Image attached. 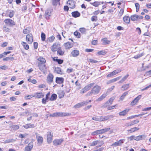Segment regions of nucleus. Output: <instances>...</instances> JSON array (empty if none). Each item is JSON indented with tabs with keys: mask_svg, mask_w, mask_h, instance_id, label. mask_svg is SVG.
Wrapping results in <instances>:
<instances>
[{
	"mask_svg": "<svg viewBox=\"0 0 151 151\" xmlns=\"http://www.w3.org/2000/svg\"><path fill=\"white\" fill-rule=\"evenodd\" d=\"M101 88L98 85L95 86L91 91L88 92L86 94V96L88 97L92 95H96L98 94L101 90Z\"/></svg>",
	"mask_w": 151,
	"mask_h": 151,
	"instance_id": "f257e3e1",
	"label": "nucleus"
},
{
	"mask_svg": "<svg viewBox=\"0 0 151 151\" xmlns=\"http://www.w3.org/2000/svg\"><path fill=\"white\" fill-rule=\"evenodd\" d=\"M114 117V116L113 115H109L105 116H100L99 117L96 116L93 117L92 118V120L99 121V122H101L105 121H106L108 119H112Z\"/></svg>",
	"mask_w": 151,
	"mask_h": 151,
	"instance_id": "f03ea898",
	"label": "nucleus"
},
{
	"mask_svg": "<svg viewBox=\"0 0 151 151\" xmlns=\"http://www.w3.org/2000/svg\"><path fill=\"white\" fill-rule=\"evenodd\" d=\"M94 83H92L87 85L81 90L80 93L83 94L89 91L94 85Z\"/></svg>",
	"mask_w": 151,
	"mask_h": 151,
	"instance_id": "7ed1b4c3",
	"label": "nucleus"
},
{
	"mask_svg": "<svg viewBox=\"0 0 151 151\" xmlns=\"http://www.w3.org/2000/svg\"><path fill=\"white\" fill-rule=\"evenodd\" d=\"M91 100H90L89 101H85L83 102L78 103L76 104L73 107L75 108H80L85 105H86L88 102H91Z\"/></svg>",
	"mask_w": 151,
	"mask_h": 151,
	"instance_id": "20e7f679",
	"label": "nucleus"
},
{
	"mask_svg": "<svg viewBox=\"0 0 151 151\" xmlns=\"http://www.w3.org/2000/svg\"><path fill=\"white\" fill-rule=\"evenodd\" d=\"M4 22L7 26L12 27L15 25V22L10 19H6L4 20Z\"/></svg>",
	"mask_w": 151,
	"mask_h": 151,
	"instance_id": "39448f33",
	"label": "nucleus"
},
{
	"mask_svg": "<svg viewBox=\"0 0 151 151\" xmlns=\"http://www.w3.org/2000/svg\"><path fill=\"white\" fill-rule=\"evenodd\" d=\"M47 142L48 143L50 144L52 140L53 133L51 131L48 132L47 134Z\"/></svg>",
	"mask_w": 151,
	"mask_h": 151,
	"instance_id": "423d86ee",
	"label": "nucleus"
},
{
	"mask_svg": "<svg viewBox=\"0 0 151 151\" xmlns=\"http://www.w3.org/2000/svg\"><path fill=\"white\" fill-rule=\"evenodd\" d=\"M63 141V139L62 138L54 139L53 141V145L55 146L60 145Z\"/></svg>",
	"mask_w": 151,
	"mask_h": 151,
	"instance_id": "0eeeda50",
	"label": "nucleus"
},
{
	"mask_svg": "<svg viewBox=\"0 0 151 151\" xmlns=\"http://www.w3.org/2000/svg\"><path fill=\"white\" fill-rule=\"evenodd\" d=\"M142 97L141 95H139L135 98L131 103L130 105L132 106L135 105L138 103Z\"/></svg>",
	"mask_w": 151,
	"mask_h": 151,
	"instance_id": "6e6552de",
	"label": "nucleus"
},
{
	"mask_svg": "<svg viewBox=\"0 0 151 151\" xmlns=\"http://www.w3.org/2000/svg\"><path fill=\"white\" fill-rule=\"evenodd\" d=\"M75 2L73 0H68L67 2V4L71 9H73L75 7Z\"/></svg>",
	"mask_w": 151,
	"mask_h": 151,
	"instance_id": "1a4fd4ad",
	"label": "nucleus"
},
{
	"mask_svg": "<svg viewBox=\"0 0 151 151\" xmlns=\"http://www.w3.org/2000/svg\"><path fill=\"white\" fill-rule=\"evenodd\" d=\"M53 78V75L51 73H49L47 78V82L50 84H51L52 82Z\"/></svg>",
	"mask_w": 151,
	"mask_h": 151,
	"instance_id": "9d476101",
	"label": "nucleus"
},
{
	"mask_svg": "<svg viewBox=\"0 0 151 151\" xmlns=\"http://www.w3.org/2000/svg\"><path fill=\"white\" fill-rule=\"evenodd\" d=\"M26 39L29 44H31L33 42V37L32 34H29L27 35L26 36Z\"/></svg>",
	"mask_w": 151,
	"mask_h": 151,
	"instance_id": "9b49d317",
	"label": "nucleus"
},
{
	"mask_svg": "<svg viewBox=\"0 0 151 151\" xmlns=\"http://www.w3.org/2000/svg\"><path fill=\"white\" fill-rule=\"evenodd\" d=\"M60 47V44L55 43L52 46L51 50L52 52H55Z\"/></svg>",
	"mask_w": 151,
	"mask_h": 151,
	"instance_id": "f8f14e48",
	"label": "nucleus"
},
{
	"mask_svg": "<svg viewBox=\"0 0 151 151\" xmlns=\"http://www.w3.org/2000/svg\"><path fill=\"white\" fill-rule=\"evenodd\" d=\"M6 16L12 18L14 15V12L13 10H8L6 12Z\"/></svg>",
	"mask_w": 151,
	"mask_h": 151,
	"instance_id": "ddd939ff",
	"label": "nucleus"
},
{
	"mask_svg": "<svg viewBox=\"0 0 151 151\" xmlns=\"http://www.w3.org/2000/svg\"><path fill=\"white\" fill-rule=\"evenodd\" d=\"M124 140L125 139H120L119 141L115 142L112 144L111 145V146H114L116 147L118 146H121L122 144L124 143Z\"/></svg>",
	"mask_w": 151,
	"mask_h": 151,
	"instance_id": "4468645a",
	"label": "nucleus"
},
{
	"mask_svg": "<svg viewBox=\"0 0 151 151\" xmlns=\"http://www.w3.org/2000/svg\"><path fill=\"white\" fill-rule=\"evenodd\" d=\"M57 116L63 117L69 116L71 114L65 112H56Z\"/></svg>",
	"mask_w": 151,
	"mask_h": 151,
	"instance_id": "2eb2a0df",
	"label": "nucleus"
},
{
	"mask_svg": "<svg viewBox=\"0 0 151 151\" xmlns=\"http://www.w3.org/2000/svg\"><path fill=\"white\" fill-rule=\"evenodd\" d=\"M34 96L37 99H40L44 96V94L42 92H36Z\"/></svg>",
	"mask_w": 151,
	"mask_h": 151,
	"instance_id": "dca6fc26",
	"label": "nucleus"
},
{
	"mask_svg": "<svg viewBox=\"0 0 151 151\" xmlns=\"http://www.w3.org/2000/svg\"><path fill=\"white\" fill-rule=\"evenodd\" d=\"M64 79L62 77H57L56 78L55 82L56 83L60 84L63 83Z\"/></svg>",
	"mask_w": 151,
	"mask_h": 151,
	"instance_id": "f3484780",
	"label": "nucleus"
},
{
	"mask_svg": "<svg viewBox=\"0 0 151 151\" xmlns=\"http://www.w3.org/2000/svg\"><path fill=\"white\" fill-rule=\"evenodd\" d=\"M33 147L32 142H31L24 149V151H30Z\"/></svg>",
	"mask_w": 151,
	"mask_h": 151,
	"instance_id": "a211bd4d",
	"label": "nucleus"
},
{
	"mask_svg": "<svg viewBox=\"0 0 151 151\" xmlns=\"http://www.w3.org/2000/svg\"><path fill=\"white\" fill-rule=\"evenodd\" d=\"M146 137L147 136L146 135H139L137 137H135L134 139L136 141H139L142 139H145Z\"/></svg>",
	"mask_w": 151,
	"mask_h": 151,
	"instance_id": "6ab92c4d",
	"label": "nucleus"
},
{
	"mask_svg": "<svg viewBox=\"0 0 151 151\" xmlns=\"http://www.w3.org/2000/svg\"><path fill=\"white\" fill-rule=\"evenodd\" d=\"M38 142V143L41 144L43 141V137L39 136V135H37L36 136Z\"/></svg>",
	"mask_w": 151,
	"mask_h": 151,
	"instance_id": "aec40b11",
	"label": "nucleus"
},
{
	"mask_svg": "<svg viewBox=\"0 0 151 151\" xmlns=\"http://www.w3.org/2000/svg\"><path fill=\"white\" fill-rule=\"evenodd\" d=\"M73 17L74 18H76L79 17L80 16V13L78 11H75L72 12L71 13Z\"/></svg>",
	"mask_w": 151,
	"mask_h": 151,
	"instance_id": "412c9836",
	"label": "nucleus"
},
{
	"mask_svg": "<svg viewBox=\"0 0 151 151\" xmlns=\"http://www.w3.org/2000/svg\"><path fill=\"white\" fill-rule=\"evenodd\" d=\"M37 60L39 61L38 64H44L46 62V60L45 58L42 57L39 58L37 59Z\"/></svg>",
	"mask_w": 151,
	"mask_h": 151,
	"instance_id": "4be33fe9",
	"label": "nucleus"
},
{
	"mask_svg": "<svg viewBox=\"0 0 151 151\" xmlns=\"http://www.w3.org/2000/svg\"><path fill=\"white\" fill-rule=\"evenodd\" d=\"M58 95L59 98L61 99L64 97L65 95V92L63 91L60 90L58 91Z\"/></svg>",
	"mask_w": 151,
	"mask_h": 151,
	"instance_id": "5701e85b",
	"label": "nucleus"
},
{
	"mask_svg": "<svg viewBox=\"0 0 151 151\" xmlns=\"http://www.w3.org/2000/svg\"><path fill=\"white\" fill-rule=\"evenodd\" d=\"M129 109H126L119 113V114L120 116H125L129 111Z\"/></svg>",
	"mask_w": 151,
	"mask_h": 151,
	"instance_id": "b1692460",
	"label": "nucleus"
},
{
	"mask_svg": "<svg viewBox=\"0 0 151 151\" xmlns=\"http://www.w3.org/2000/svg\"><path fill=\"white\" fill-rule=\"evenodd\" d=\"M129 87V84H126L123 85L121 87V90L125 91L127 90Z\"/></svg>",
	"mask_w": 151,
	"mask_h": 151,
	"instance_id": "393cba45",
	"label": "nucleus"
},
{
	"mask_svg": "<svg viewBox=\"0 0 151 151\" xmlns=\"http://www.w3.org/2000/svg\"><path fill=\"white\" fill-rule=\"evenodd\" d=\"M51 11L50 10H48L46 11L45 13V18L47 19H49V17L50 16Z\"/></svg>",
	"mask_w": 151,
	"mask_h": 151,
	"instance_id": "a878e982",
	"label": "nucleus"
},
{
	"mask_svg": "<svg viewBox=\"0 0 151 151\" xmlns=\"http://www.w3.org/2000/svg\"><path fill=\"white\" fill-rule=\"evenodd\" d=\"M79 53V51L76 50H74L72 52L71 54L73 57H76L78 56Z\"/></svg>",
	"mask_w": 151,
	"mask_h": 151,
	"instance_id": "bb28decb",
	"label": "nucleus"
},
{
	"mask_svg": "<svg viewBox=\"0 0 151 151\" xmlns=\"http://www.w3.org/2000/svg\"><path fill=\"white\" fill-rule=\"evenodd\" d=\"M130 18L129 16H125L123 17L124 21L126 23H129L130 22Z\"/></svg>",
	"mask_w": 151,
	"mask_h": 151,
	"instance_id": "cd10ccee",
	"label": "nucleus"
},
{
	"mask_svg": "<svg viewBox=\"0 0 151 151\" xmlns=\"http://www.w3.org/2000/svg\"><path fill=\"white\" fill-rule=\"evenodd\" d=\"M64 45L66 49H70L72 47V45L69 42H68L65 43Z\"/></svg>",
	"mask_w": 151,
	"mask_h": 151,
	"instance_id": "c85d7f7f",
	"label": "nucleus"
},
{
	"mask_svg": "<svg viewBox=\"0 0 151 151\" xmlns=\"http://www.w3.org/2000/svg\"><path fill=\"white\" fill-rule=\"evenodd\" d=\"M58 55H59L62 56L64 54V51L62 50L61 47H60L59 49L57 50Z\"/></svg>",
	"mask_w": 151,
	"mask_h": 151,
	"instance_id": "c756f323",
	"label": "nucleus"
},
{
	"mask_svg": "<svg viewBox=\"0 0 151 151\" xmlns=\"http://www.w3.org/2000/svg\"><path fill=\"white\" fill-rule=\"evenodd\" d=\"M55 72L58 74H63V72L62 71L61 69L59 67H57L55 68Z\"/></svg>",
	"mask_w": 151,
	"mask_h": 151,
	"instance_id": "7c9ffc66",
	"label": "nucleus"
},
{
	"mask_svg": "<svg viewBox=\"0 0 151 151\" xmlns=\"http://www.w3.org/2000/svg\"><path fill=\"white\" fill-rule=\"evenodd\" d=\"M102 41L103 42V45H105L107 44H109L110 43L111 41L108 40L106 38H104L102 39Z\"/></svg>",
	"mask_w": 151,
	"mask_h": 151,
	"instance_id": "2f4dec72",
	"label": "nucleus"
},
{
	"mask_svg": "<svg viewBox=\"0 0 151 151\" xmlns=\"http://www.w3.org/2000/svg\"><path fill=\"white\" fill-rule=\"evenodd\" d=\"M139 128L137 127H134L131 128L130 129L127 130L128 132H130L131 133L133 132L139 130Z\"/></svg>",
	"mask_w": 151,
	"mask_h": 151,
	"instance_id": "473e14b6",
	"label": "nucleus"
},
{
	"mask_svg": "<svg viewBox=\"0 0 151 151\" xmlns=\"http://www.w3.org/2000/svg\"><path fill=\"white\" fill-rule=\"evenodd\" d=\"M57 98V95L55 93L53 94L51 97L50 98V100L51 101H54L56 100Z\"/></svg>",
	"mask_w": 151,
	"mask_h": 151,
	"instance_id": "72a5a7b5",
	"label": "nucleus"
},
{
	"mask_svg": "<svg viewBox=\"0 0 151 151\" xmlns=\"http://www.w3.org/2000/svg\"><path fill=\"white\" fill-rule=\"evenodd\" d=\"M129 76V75L128 74H127L126 76H124L122 79L121 80L119 81V83H122L124 82L128 78Z\"/></svg>",
	"mask_w": 151,
	"mask_h": 151,
	"instance_id": "f704fd0d",
	"label": "nucleus"
},
{
	"mask_svg": "<svg viewBox=\"0 0 151 151\" xmlns=\"http://www.w3.org/2000/svg\"><path fill=\"white\" fill-rule=\"evenodd\" d=\"M38 66L39 67V69L41 70H44V68H45V65L43 64L38 63Z\"/></svg>",
	"mask_w": 151,
	"mask_h": 151,
	"instance_id": "c9c22d12",
	"label": "nucleus"
},
{
	"mask_svg": "<svg viewBox=\"0 0 151 151\" xmlns=\"http://www.w3.org/2000/svg\"><path fill=\"white\" fill-rule=\"evenodd\" d=\"M107 95L106 94H104L102 95L99 98L97 99V101H100L102 100L103 99L105 98L106 96Z\"/></svg>",
	"mask_w": 151,
	"mask_h": 151,
	"instance_id": "e433bc0d",
	"label": "nucleus"
},
{
	"mask_svg": "<svg viewBox=\"0 0 151 151\" xmlns=\"http://www.w3.org/2000/svg\"><path fill=\"white\" fill-rule=\"evenodd\" d=\"M10 128H11L12 130H17L18 129L19 127V126L17 125H12L10 127Z\"/></svg>",
	"mask_w": 151,
	"mask_h": 151,
	"instance_id": "4c0bfd02",
	"label": "nucleus"
},
{
	"mask_svg": "<svg viewBox=\"0 0 151 151\" xmlns=\"http://www.w3.org/2000/svg\"><path fill=\"white\" fill-rule=\"evenodd\" d=\"M138 15H134L131 16V19L132 21H135L138 19L137 17Z\"/></svg>",
	"mask_w": 151,
	"mask_h": 151,
	"instance_id": "58836bf2",
	"label": "nucleus"
},
{
	"mask_svg": "<svg viewBox=\"0 0 151 151\" xmlns=\"http://www.w3.org/2000/svg\"><path fill=\"white\" fill-rule=\"evenodd\" d=\"M22 44L25 49L27 50L29 49V46L26 42H22Z\"/></svg>",
	"mask_w": 151,
	"mask_h": 151,
	"instance_id": "ea45409f",
	"label": "nucleus"
},
{
	"mask_svg": "<svg viewBox=\"0 0 151 151\" xmlns=\"http://www.w3.org/2000/svg\"><path fill=\"white\" fill-rule=\"evenodd\" d=\"M54 39L55 37L53 36H52L48 38L47 40V42H52L54 41Z\"/></svg>",
	"mask_w": 151,
	"mask_h": 151,
	"instance_id": "a19ab883",
	"label": "nucleus"
},
{
	"mask_svg": "<svg viewBox=\"0 0 151 151\" xmlns=\"http://www.w3.org/2000/svg\"><path fill=\"white\" fill-rule=\"evenodd\" d=\"M86 29L84 27L80 28L79 29V31L82 34H86Z\"/></svg>",
	"mask_w": 151,
	"mask_h": 151,
	"instance_id": "79ce46f5",
	"label": "nucleus"
},
{
	"mask_svg": "<svg viewBox=\"0 0 151 151\" xmlns=\"http://www.w3.org/2000/svg\"><path fill=\"white\" fill-rule=\"evenodd\" d=\"M3 29L4 32H9L10 30V29L9 28L5 26H3Z\"/></svg>",
	"mask_w": 151,
	"mask_h": 151,
	"instance_id": "37998d69",
	"label": "nucleus"
},
{
	"mask_svg": "<svg viewBox=\"0 0 151 151\" xmlns=\"http://www.w3.org/2000/svg\"><path fill=\"white\" fill-rule=\"evenodd\" d=\"M101 142L99 141H93L91 144V146H93L95 145L98 144L100 143Z\"/></svg>",
	"mask_w": 151,
	"mask_h": 151,
	"instance_id": "c03bdc74",
	"label": "nucleus"
},
{
	"mask_svg": "<svg viewBox=\"0 0 151 151\" xmlns=\"http://www.w3.org/2000/svg\"><path fill=\"white\" fill-rule=\"evenodd\" d=\"M74 34L75 36L77 38H79L81 37V34L77 31H76L74 32Z\"/></svg>",
	"mask_w": 151,
	"mask_h": 151,
	"instance_id": "a18cd8bd",
	"label": "nucleus"
},
{
	"mask_svg": "<svg viewBox=\"0 0 151 151\" xmlns=\"http://www.w3.org/2000/svg\"><path fill=\"white\" fill-rule=\"evenodd\" d=\"M111 104V103H109L108 101L105 103L102 106V107L103 108H106V107H108V106H109Z\"/></svg>",
	"mask_w": 151,
	"mask_h": 151,
	"instance_id": "49530a36",
	"label": "nucleus"
},
{
	"mask_svg": "<svg viewBox=\"0 0 151 151\" xmlns=\"http://www.w3.org/2000/svg\"><path fill=\"white\" fill-rule=\"evenodd\" d=\"M128 94V92H124L122 95L120 97V99L121 100H123V99H124L125 96H126V95Z\"/></svg>",
	"mask_w": 151,
	"mask_h": 151,
	"instance_id": "de8ad7c7",
	"label": "nucleus"
},
{
	"mask_svg": "<svg viewBox=\"0 0 151 151\" xmlns=\"http://www.w3.org/2000/svg\"><path fill=\"white\" fill-rule=\"evenodd\" d=\"M144 55V53H142L141 54H139L136 55L134 56V58L135 59H137L143 56Z\"/></svg>",
	"mask_w": 151,
	"mask_h": 151,
	"instance_id": "09e8293b",
	"label": "nucleus"
},
{
	"mask_svg": "<svg viewBox=\"0 0 151 151\" xmlns=\"http://www.w3.org/2000/svg\"><path fill=\"white\" fill-rule=\"evenodd\" d=\"M60 0H52V4L54 6L56 5L58 3H59Z\"/></svg>",
	"mask_w": 151,
	"mask_h": 151,
	"instance_id": "8fccbe9b",
	"label": "nucleus"
},
{
	"mask_svg": "<svg viewBox=\"0 0 151 151\" xmlns=\"http://www.w3.org/2000/svg\"><path fill=\"white\" fill-rule=\"evenodd\" d=\"M91 4L95 7H98L100 5L99 1H95L93 3H91Z\"/></svg>",
	"mask_w": 151,
	"mask_h": 151,
	"instance_id": "3c124183",
	"label": "nucleus"
},
{
	"mask_svg": "<svg viewBox=\"0 0 151 151\" xmlns=\"http://www.w3.org/2000/svg\"><path fill=\"white\" fill-rule=\"evenodd\" d=\"M106 53V52L104 50H101L97 52V54L100 55H105Z\"/></svg>",
	"mask_w": 151,
	"mask_h": 151,
	"instance_id": "603ef678",
	"label": "nucleus"
},
{
	"mask_svg": "<svg viewBox=\"0 0 151 151\" xmlns=\"http://www.w3.org/2000/svg\"><path fill=\"white\" fill-rule=\"evenodd\" d=\"M121 78V76H119L118 77L112 80H111L110 81L111 83L115 82L116 81L119 80Z\"/></svg>",
	"mask_w": 151,
	"mask_h": 151,
	"instance_id": "864d4df0",
	"label": "nucleus"
},
{
	"mask_svg": "<svg viewBox=\"0 0 151 151\" xmlns=\"http://www.w3.org/2000/svg\"><path fill=\"white\" fill-rule=\"evenodd\" d=\"M124 9L123 8H122L120 9V11L118 14V16H119L121 17L122 16L124 13Z\"/></svg>",
	"mask_w": 151,
	"mask_h": 151,
	"instance_id": "5fc2aeb1",
	"label": "nucleus"
},
{
	"mask_svg": "<svg viewBox=\"0 0 151 151\" xmlns=\"http://www.w3.org/2000/svg\"><path fill=\"white\" fill-rule=\"evenodd\" d=\"M41 40L42 41H44L45 40V34L43 32L41 34Z\"/></svg>",
	"mask_w": 151,
	"mask_h": 151,
	"instance_id": "6e6d98bb",
	"label": "nucleus"
},
{
	"mask_svg": "<svg viewBox=\"0 0 151 151\" xmlns=\"http://www.w3.org/2000/svg\"><path fill=\"white\" fill-rule=\"evenodd\" d=\"M14 58L12 57H7L5 58H3V60L4 61H8L9 60H14Z\"/></svg>",
	"mask_w": 151,
	"mask_h": 151,
	"instance_id": "4d7b16f0",
	"label": "nucleus"
},
{
	"mask_svg": "<svg viewBox=\"0 0 151 151\" xmlns=\"http://www.w3.org/2000/svg\"><path fill=\"white\" fill-rule=\"evenodd\" d=\"M33 97H35L34 95H30L26 96L25 99H30Z\"/></svg>",
	"mask_w": 151,
	"mask_h": 151,
	"instance_id": "13d9d810",
	"label": "nucleus"
},
{
	"mask_svg": "<svg viewBox=\"0 0 151 151\" xmlns=\"http://www.w3.org/2000/svg\"><path fill=\"white\" fill-rule=\"evenodd\" d=\"M54 60L57 62L59 64H62L63 61V60L60 59H56V60L54 59Z\"/></svg>",
	"mask_w": 151,
	"mask_h": 151,
	"instance_id": "bf43d9fd",
	"label": "nucleus"
},
{
	"mask_svg": "<svg viewBox=\"0 0 151 151\" xmlns=\"http://www.w3.org/2000/svg\"><path fill=\"white\" fill-rule=\"evenodd\" d=\"M132 125H133L131 121L128 122L127 123L125 124V126L127 127H128Z\"/></svg>",
	"mask_w": 151,
	"mask_h": 151,
	"instance_id": "052dcab7",
	"label": "nucleus"
},
{
	"mask_svg": "<svg viewBox=\"0 0 151 151\" xmlns=\"http://www.w3.org/2000/svg\"><path fill=\"white\" fill-rule=\"evenodd\" d=\"M102 129L103 132L104 133L106 132H108V131H109L111 129L110 128L108 127V128Z\"/></svg>",
	"mask_w": 151,
	"mask_h": 151,
	"instance_id": "680f3d73",
	"label": "nucleus"
},
{
	"mask_svg": "<svg viewBox=\"0 0 151 151\" xmlns=\"http://www.w3.org/2000/svg\"><path fill=\"white\" fill-rule=\"evenodd\" d=\"M97 20V17L96 16H93L91 17V20L93 21H96Z\"/></svg>",
	"mask_w": 151,
	"mask_h": 151,
	"instance_id": "e2e57ef3",
	"label": "nucleus"
},
{
	"mask_svg": "<svg viewBox=\"0 0 151 151\" xmlns=\"http://www.w3.org/2000/svg\"><path fill=\"white\" fill-rule=\"evenodd\" d=\"M115 75L114 72V71L111 72L107 76V77H109Z\"/></svg>",
	"mask_w": 151,
	"mask_h": 151,
	"instance_id": "0e129e2a",
	"label": "nucleus"
},
{
	"mask_svg": "<svg viewBox=\"0 0 151 151\" xmlns=\"http://www.w3.org/2000/svg\"><path fill=\"white\" fill-rule=\"evenodd\" d=\"M91 134L92 135H93V136H95V135H98V134H99L98 130H96L93 132L91 133Z\"/></svg>",
	"mask_w": 151,
	"mask_h": 151,
	"instance_id": "69168bd1",
	"label": "nucleus"
},
{
	"mask_svg": "<svg viewBox=\"0 0 151 151\" xmlns=\"http://www.w3.org/2000/svg\"><path fill=\"white\" fill-rule=\"evenodd\" d=\"M23 32L24 34H27V33H29L30 31L29 30L27 29H24Z\"/></svg>",
	"mask_w": 151,
	"mask_h": 151,
	"instance_id": "338daca9",
	"label": "nucleus"
},
{
	"mask_svg": "<svg viewBox=\"0 0 151 151\" xmlns=\"http://www.w3.org/2000/svg\"><path fill=\"white\" fill-rule=\"evenodd\" d=\"M89 60L90 63H96L98 62L97 61L92 59H89Z\"/></svg>",
	"mask_w": 151,
	"mask_h": 151,
	"instance_id": "774afa93",
	"label": "nucleus"
}]
</instances>
